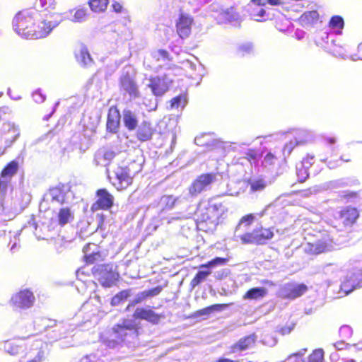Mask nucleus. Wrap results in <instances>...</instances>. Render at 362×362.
<instances>
[{
  "label": "nucleus",
  "mask_w": 362,
  "mask_h": 362,
  "mask_svg": "<svg viewBox=\"0 0 362 362\" xmlns=\"http://www.w3.org/2000/svg\"><path fill=\"white\" fill-rule=\"evenodd\" d=\"M307 291L308 286L304 284L288 283L281 288L279 295L284 299L294 300L303 296Z\"/></svg>",
  "instance_id": "f8f14e48"
},
{
  "label": "nucleus",
  "mask_w": 362,
  "mask_h": 362,
  "mask_svg": "<svg viewBox=\"0 0 362 362\" xmlns=\"http://www.w3.org/2000/svg\"><path fill=\"white\" fill-rule=\"evenodd\" d=\"M238 51L244 56L246 54H250L253 51V45L250 42H246L242 45H240L238 48Z\"/></svg>",
  "instance_id": "3c124183"
},
{
  "label": "nucleus",
  "mask_w": 362,
  "mask_h": 362,
  "mask_svg": "<svg viewBox=\"0 0 362 362\" xmlns=\"http://www.w3.org/2000/svg\"><path fill=\"white\" fill-rule=\"evenodd\" d=\"M358 217V212L355 208L346 207L341 211L339 219L344 226L353 224Z\"/></svg>",
  "instance_id": "bb28decb"
},
{
  "label": "nucleus",
  "mask_w": 362,
  "mask_h": 362,
  "mask_svg": "<svg viewBox=\"0 0 362 362\" xmlns=\"http://www.w3.org/2000/svg\"><path fill=\"white\" fill-rule=\"evenodd\" d=\"M169 74H164L162 76L151 77L148 79V83L146 86L151 90L152 93L156 97L163 95L169 89V86L173 82Z\"/></svg>",
  "instance_id": "9d476101"
},
{
  "label": "nucleus",
  "mask_w": 362,
  "mask_h": 362,
  "mask_svg": "<svg viewBox=\"0 0 362 362\" xmlns=\"http://www.w3.org/2000/svg\"><path fill=\"white\" fill-rule=\"evenodd\" d=\"M315 252L316 253L324 252L326 250V245L324 243H316Z\"/></svg>",
  "instance_id": "774afa93"
},
{
  "label": "nucleus",
  "mask_w": 362,
  "mask_h": 362,
  "mask_svg": "<svg viewBox=\"0 0 362 362\" xmlns=\"http://www.w3.org/2000/svg\"><path fill=\"white\" fill-rule=\"evenodd\" d=\"M218 23H230L237 25L241 21V16L234 8H230L220 13L218 16Z\"/></svg>",
  "instance_id": "b1692460"
},
{
  "label": "nucleus",
  "mask_w": 362,
  "mask_h": 362,
  "mask_svg": "<svg viewBox=\"0 0 362 362\" xmlns=\"http://www.w3.org/2000/svg\"><path fill=\"white\" fill-rule=\"evenodd\" d=\"M151 56L155 60H169V53L164 49H158L151 52Z\"/></svg>",
  "instance_id": "79ce46f5"
},
{
  "label": "nucleus",
  "mask_w": 362,
  "mask_h": 362,
  "mask_svg": "<svg viewBox=\"0 0 362 362\" xmlns=\"http://www.w3.org/2000/svg\"><path fill=\"white\" fill-rule=\"evenodd\" d=\"M162 291V287L160 286H158L155 288H153L149 290L145 291L147 298L148 297H153L158 295Z\"/></svg>",
  "instance_id": "bf43d9fd"
},
{
  "label": "nucleus",
  "mask_w": 362,
  "mask_h": 362,
  "mask_svg": "<svg viewBox=\"0 0 362 362\" xmlns=\"http://www.w3.org/2000/svg\"><path fill=\"white\" fill-rule=\"evenodd\" d=\"M33 98L37 103H42L45 101L46 96L40 90H37L33 93Z\"/></svg>",
  "instance_id": "4d7b16f0"
},
{
  "label": "nucleus",
  "mask_w": 362,
  "mask_h": 362,
  "mask_svg": "<svg viewBox=\"0 0 362 362\" xmlns=\"http://www.w3.org/2000/svg\"><path fill=\"white\" fill-rule=\"evenodd\" d=\"M40 6L48 9L54 5V0H38Z\"/></svg>",
  "instance_id": "680f3d73"
},
{
  "label": "nucleus",
  "mask_w": 362,
  "mask_h": 362,
  "mask_svg": "<svg viewBox=\"0 0 362 362\" xmlns=\"http://www.w3.org/2000/svg\"><path fill=\"white\" fill-rule=\"evenodd\" d=\"M262 341L264 344L269 346H274L277 341L276 339L274 338V337H269V336H265L263 339H262Z\"/></svg>",
  "instance_id": "e2e57ef3"
},
{
  "label": "nucleus",
  "mask_w": 362,
  "mask_h": 362,
  "mask_svg": "<svg viewBox=\"0 0 362 362\" xmlns=\"http://www.w3.org/2000/svg\"><path fill=\"white\" fill-rule=\"evenodd\" d=\"M26 352L21 362H43L48 355V344L40 339H29Z\"/></svg>",
  "instance_id": "423d86ee"
},
{
  "label": "nucleus",
  "mask_w": 362,
  "mask_h": 362,
  "mask_svg": "<svg viewBox=\"0 0 362 362\" xmlns=\"http://www.w3.org/2000/svg\"><path fill=\"white\" fill-rule=\"evenodd\" d=\"M257 339V337L255 334L247 336L244 338L240 339L238 343H236L233 347V351H245L253 345Z\"/></svg>",
  "instance_id": "7c9ffc66"
},
{
  "label": "nucleus",
  "mask_w": 362,
  "mask_h": 362,
  "mask_svg": "<svg viewBox=\"0 0 362 362\" xmlns=\"http://www.w3.org/2000/svg\"><path fill=\"white\" fill-rule=\"evenodd\" d=\"M108 2L109 0H90L89 1V6L93 11L100 13L105 11Z\"/></svg>",
  "instance_id": "e433bc0d"
},
{
  "label": "nucleus",
  "mask_w": 362,
  "mask_h": 362,
  "mask_svg": "<svg viewBox=\"0 0 362 362\" xmlns=\"http://www.w3.org/2000/svg\"><path fill=\"white\" fill-rule=\"evenodd\" d=\"M115 116H113L111 113L108 115L107 121V129L110 132H116L119 127V112L115 111Z\"/></svg>",
  "instance_id": "c9c22d12"
},
{
  "label": "nucleus",
  "mask_w": 362,
  "mask_h": 362,
  "mask_svg": "<svg viewBox=\"0 0 362 362\" xmlns=\"http://www.w3.org/2000/svg\"><path fill=\"white\" fill-rule=\"evenodd\" d=\"M4 349L10 355L15 356L20 352L21 347L13 341H6L4 343Z\"/></svg>",
  "instance_id": "58836bf2"
},
{
  "label": "nucleus",
  "mask_w": 362,
  "mask_h": 362,
  "mask_svg": "<svg viewBox=\"0 0 362 362\" xmlns=\"http://www.w3.org/2000/svg\"><path fill=\"white\" fill-rule=\"evenodd\" d=\"M179 18L176 23L177 32L180 37L185 38L191 33V26L193 22L192 18L182 11L179 8Z\"/></svg>",
  "instance_id": "a211bd4d"
},
{
  "label": "nucleus",
  "mask_w": 362,
  "mask_h": 362,
  "mask_svg": "<svg viewBox=\"0 0 362 362\" xmlns=\"http://www.w3.org/2000/svg\"><path fill=\"white\" fill-rule=\"evenodd\" d=\"M361 287H362V271L356 268L346 274L345 279L341 284V291L345 295H348L354 290Z\"/></svg>",
  "instance_id": "9b49d317"
},
{
  "label": "nucleus",
  "mask_w": 362,
  "mask_h": 362,
  "mask_svg": "<svg viewBox=\"0 0 362 362\" xmlns=\"http://www.w3.org/2000/svg\"><path fill=\"white\" fill-rule=\"evenodd\" d=\"M170 107L172 109H177L179 107H184L186 103V98L183 95H178L171 100Z\"/></svg>",
  "instance_id": "c03bdc74"
},
{
  "label": "nucleus",
  "mask_w": 362,
  "mask_h": 362,
  "mask_svg": "<svg viewBox=\"0 0 362 362\" xmlns=\"http://www.w3.org/2000/svg\"><path fill=\"white\" fill-rule=\"evenodd\" d=\"M122 119L124 127L129 131L135 130L139 125L138 114L129 109H124L122 111Z\"/></svg>",
  "instance_id": "412c9836"
},
{
  "label": "nucleus",
  "mask_w": 362,
  "mask_h": 362,
  "mask_svg": "<svg viewBox=\"0 0 362 362\" xmlns=\"http://www.w3.org/2000/svg\"><path fill=\"white\" fill-rule=\"evenodd\" d=\"M1 132L5 140V148L10 147L20 135L18 127L11 122L4 123Z\"/></svg>",
  "instance_id": "6ab92c4d"
},
{
  "label": "nucleus",
  "mask_w": 362,
  "mask_h": 362,
  "mask_svg": "<svg viewBox=\"0 0 362 362\" xmlns=\"http://www.w3.org/2000/svg\"><path fill=\"white\" fill-rule=\"evenodd\" d=\"M44 325L45 328L55 327L53 330L48 333L49 339L52 340H58L61 338L66 337L74 329V327L69 324L59 323L56 325L54 321L50 320H45Z\"/></svg>",
  "instance_id": "ddd939ff"
},
{
  "label": "nucleus",
  "mask_w": 362,
  "mask_h": 362,
  "mask_svg": "<svg viewBox=\"0 0 362 362\" xmlns=\"http://www.w3.org/2000/svg\"><path fill=\"white\" fill-rule=\"evenodd\" d=\"M308 141L307 133L304 131H300L296 134L293 140H291L289 143L285 144L283 148V154L284 157L289 156L293 148L300 144H303Z\"/></svg>",
  "instance_id": "4be33fe9"
},
{
  "label": "nucleus",
  "mask_w": 362,
  "mask_h": 362,
  "mask_svg": "<svg viewBox=\"0 0 362 362\" xmlns=\"http://www.w3.org/2000/svg\"><path fill=\"white\" fill-rule=\"evenodd\" d=\"M114 174L115 181L112 184L117 190L124 189L132 183L133 176L129 167H117Z\"/></svg>",
  "instance_id": "2eb2a0df"
},
{
  "label": "nucleus",
  "mask_w": 362,
  "mask_h": 362,
  "mask_svg": "<svg viewBox=\"0 0 362 362\" xmlns=\"http://www.w3.org/2000/svg\"><path fill=\"white\" fill-rule=\"evenodd\" d=\"M105 216L103 213H97L95 214V221L97 223V229L104 230V223H105Z\"/></svg>",
  "instance_id": "864d4df0"
},
{
  "label": "nucleus",
  "mask_w": 362,
  "mask_h": 362,
  "mask_svg": "<svg viewBox=\"0 0 362 362\" xmlns=\"http://www.w3.org/2000/svg\"><path fill=\"white\" fill-rule=\"evenodd\" d=\"M306 351H307L306 349H301L299 351H298L297 353L290 355L288 357L287 360L290 361L294 357L295 358H301L305 354Z\"/></svg>",
  "instance_id": "69168bd1"
},
{
  "label": "nucleus",
  "mask_w": 362,
  "mask_h": 362,
  "mask_svg": "<svg viewBox=\"0 0 362 362\" xmlns=\"http://www.w3.org/2000/svg\"><path fill=\"white\" fill-rule=\"evenodd\" d=\"M95 275L99 283L105 288H110L116 284L119 274L112 264H99L94 267Z\"/></svg>",
  "instance_id": "6e6552de"
},
{
  "label": "nucleus",
  "mask_w": 362,
  "mask_h": 362,
  "mask_svg": "<svg viewBox=\"0 0 362 362\" xmlns=\"http://www.w3.org/2000/svg\"><path fill=\"white\" fill-rule=\"evenodd\" d=\"M228 262V259L223 257H216L206 264H201L199 270L195 276L192 279L190 285L192 288L202 283L208 276L211 273V269L218 266L225 265Z\"/></svg>",
  "instance_id": "1a4fd4ad"
},
{
  "label": "nucleus",
  "mask_w": 362,
  "mask_h": 362,
  "mask_svg": "<svg viewBox=\"0 0 362 362\" xmlns=\"http://www.w3.org/2000/svg\"><path fill=\"white\" fill-rule=\"evenodd\" d=\"M133 317L135 319H141L146 320L153 324H158L160 322V317H162L160 315H158L152 310H147L145 308H136Z\"/></svg>",
  "instance_id": "393cba45"
},
{
  "label": "nucleus",
  "mask_w": 362,
  "mask_h": 362,
  "mask_svg": "<svg viewBox=\"0 0 362 362\" xmlns=\"http://www.w3.org/2000/svg\"><path fill=\"white\" fill-rule=\"evenodd\" d=\"M293 327H294V325H291L289 326L281 327L280 329V332L282 335L288 334L293 330Z\"/></svg>",
  "instance_id": "338daca9"
},
{
  "label": "nucleus",
  "mask_w": 362,
  "mask_h": 362,
  "mask_svg": "<svg viewBox=\"0 0 362 362\" xmlns=\"http://www.w3.org/2000/svg\"><path fill=\"white\" fill-rule=\"evenodd\" d=\"M59 19H61V21H62V18L60 16V15L56 14V17L54 20H43L39 23V25L37 26V28H35V26L33 25V30H44L45 29L47 30V26H49L51 23L55 22L56 21H59Z\"/></svg>",
  "instance_id": "a19ab883"
},
{
  "label": "nucleus",
  "mask_w": 362,
  "mask_h": 362,
  "mask_svg": "<svg viewBox=\"0 0 362 362\" xmlns=\"http://www.w3.org/2000/svg\"><path fill=\"white\" fill-rule=\"evenodd\" d=\"M323 350L321 349H315L308 358V362H322L323 361Z\"/></svg>",
  "instance_id": "09e8293b"
},
{
  "label": "nucleus",
  "mask_w": 362,
  "mask_h": 362,
  "mask_svg": "<svg viewBox=\"0 0 362 362\" xmlns=\"http://www.w3.org/2000/svg\"><path fill=\"white\" fill-rule=\"evenodd\" d=\"M132 296V290H123L112 297L111 300V305L112 306L119 305L125 302L129 297Z\"/></svg>",
  "instance_id": "f704fd0d"
},
{
  "label": "nucleus",
  "mask_w": 362,
  "mask_h": 362,
  "mask_svg": "<svg viewBox=\"0 0 362 362\" xmlns=\"http://www.w3.org/2000/svg\"><path fill=\"white\" fill-rule=\"evenodd\" d=\"M91 247H97L95 244H88L86 245L83 249L84 252V257L86 259V263L88 264H94L103 259L102 254L98 250H93L90 253H89Z\"/></svg>",
  "instance_id": "c85d7f7f"
},
{
  "label": "nucleus",
  "mask_w": 362,
  "mask_h": 362,
  "mask_svg": "<svg viewBox=\"0 0 362 362\" xmlns=\"http://www.w3.org/2000/svg\"><path fill=\"white\" fill-rule=\"evenodd\" d=\"M86 10L84 8H79L76 11L72 18L70 20L74 23H81L86 20Z\"/></svg>",
  "instance_id": "a18cd8bd"
},
{
  "label": "nucleus",
  "mask_w": 362,
  "mask_h": 362,
  "mask_svg": "<svg viewBox=\"0 0 362 362\" xmlns=\"http://www.w3.org/2000/svg\"><path fill=\"white\" fill-rule=\"evenodd\" d=\"M74 199V193L67 185L60 184L50 188L43 197V202L53 204H69Z\"/></svg>",
  "instance_id": "0eeeda50"
},
{
  "label": "nucleus",
  "mask_w": 362,
  "mask_h": 362,
  "mask_svg": "<svg viewBox=\"0 0 362 362\" xmlns=\"http://www.w3.org/2000/svg\"><path fill=\"white\" fill-rule=\"evenodd\" d=\"M215 179L216 175L211 173L199 175L189 186V194L194 197L202 192L207 190Z\"/></svg>",
  "instance_id": "4468645a"
},
{
  "label": "nucleus",
  "mask_w": 362,
  "mask_h": 362,
  "mask_svg": "<svg viewBox=\"0 0 362 362\" xmlns=\"http://www.w3.org/2000/svg\"><path fill=\"white\" fill-rule=\"evenodd\" d=\"M75 57L78 63L82 66H89L93 64V59L88 50L83 45H79L75 52Z\"/></svg>",
  "instance_id": "a878e982"
},
{
  "label": "nucleus",
  "mask_w": 362,
  "mask_h": 362,
  "mask_svg": "<svg viewBox=\"0 0 362 362\" xmlns=\"http://www.w3.org/2000/svg\"><path fill=\"white\" fill-rule=\"evenodd\" d=\"M226 306L227 305L225 304H215L197 311V316H208L214 312L221 311L223 308H226Z\"/></svg>",
  "instance_id": "4c0bfd02"
},
{
  "label": "nucleus",
  "mask_w": 362,
  "mask_h": 362,
  "mask_svg": "<svg viewBox=\"0 0 362 362\" xmlns=\"http://www.w3.org/2000/svg\"><path fill=\"white\" fill-rule=\"evenodd\" d=\"M14 306L19 308H29L35 302V296L29 290H23L13 295L11 300Z\"/></svg>",
  "instance_id": "dca6fc26"
},
{
  "label": "nucleus",
  "mask_w": 362,
  "mask_h": 362,
  "mask_svg": "<svg viewBox=\"0 0 362 362\" xmlns=\"http://www.w3.org/2000/svg\"><path fill=\"white\" fill-rule=\"evenodd\" d=\"M255 218L254 214H248L243 216L237 226L234 238L236 241L239 240L243 244H258L262 245L267 240L272 239L274 236V232L271 228H264L262 227L257 228L252 232H247L248 227L252 224Z\"/></svg>",
  "instance_id": "f03ea898"
},
{
  "label": "nucleus",
  "mask_w": 362,
  "mask_h": 362,
  "mask_svg": "<svg viewBox=\"0 0 362 362\" xmlns=\"http://www.w3.org/2000/svg\"><path fill=\"white\" fill-rule=\"evenodd\" d=\"M329 24L332 29L341 30L343 28L344 23L343 18L341 16H334L330 19Z\"/></svg>",
  "instance_id": "37998d69"
},
{
  "label": "nucleus",
  "mask_w": 362,
  "mask_h": 362,
  "mask_svg": "<svg viewBox=\"0 0 362 362\" xmlns=\"http://www.w3.org/2000/svg\"><path fill=\"white\" fill-rule=\"evenodd\" d=\"M339 333L343 337H349L351 334V328L348 325H344L339 329Z\"/></svg>",
  "instance_id": "0e129e2a"
},
{
  "label": "nucleus",
  "mask_w": 362,
  "mask_h": 362,
  "mask_svg": "<svg viewBox=\"0 0 362 362\" xmlns=\"http://www.w3.org/2000/svg\"><path fill=\"white\" fill-rule=\"evenodd\" d=\"M97 201L93 204L92 210H108L114 203V197L106 189H100L96 192Z\"/></svg>",
  "instance_id": "f3484780"
},
{
  "label": "nucleus",
  "mask_w": 362,
  "mask_h": 362,
  "mask_svg": "<svg viewBox=\"0 0 362 362\" xmlns=\"http://www.w3.org/2000/svg\"><path fill=\"white\" fill-rule=\"evenodd\" d=\"M178 202H180L178 197H175L173 195H164L160 199L159 206L162 210H170Z\"/></svg>",
  "instance_id": "72a5a7b5"
},
{
  "label": "nucleus",
  "mask_w": 362,
  "mask_h": 362,
  "mask_svg": "<svg viewBox=\"0 0 362 362\" xmlns=\"http://www.w3.org/2000/svg\"><path fill=\"white\" fill-rule=\"evenodd\" d=\"M250 185L252 192H261L266 187V182L263 180H252Z\"/></svg>",
  "instance_id": "de8ad7c7"
},
{
  "label": "nucleus",
  "mask_w": 362,
  "mask_h": 362,
  "mask_svg": "<svg viewBox=\"0 0 362 362\" xmlns=\"http://www.w3.org/2000/svg\"><path fill=\"white\" fill-rule=\"evenodd\" d=\"M276 158V157L271 153H268L263 159V164L264 166H269L273 165Z\"/></svg>",
  "instance_id": "6e6d98bb"
},
{
  "label": "nucleus",
  "mask_w": 362,
  "mask_h": 362,
  "mask_svg": "<svg viewBox=\"0 0 362 362\" xmlns=\"http://www.w3.org/2000/svg\"><path fill=\"white\" fill-rule=\"evenodd\" d=\"M11 180L4 178L0 176V195L2 197L6 194Z\"/></svg>",
  "instance_id": "5fc2aeb1"
},
{
  "label": "nucleus",
  "mask_w": 362,
  "mask_h": 362,
  "mask_svg": "<svg viewBox=\"0 0 362 362\" xmlns=\"http://www.w3.org/2000/svg\"><path fill=\"white\" fill-rule=\"evenodd\" d=\"M115 157V153L107 148H100L95 154L94 161L97 165L107 166Z\"/></svg>",
  "instance_id": "5701e85b"
},
{
  "label": "nucleus",
  "mask_w": 362,
  "mask_h": 362,
  "mask_svg": "<svg viewBox=\"0 0 362 362\" xmlns=\"http://www.w3.org/2000/svg\"><path fill=\"white\" fill-rule=\"evenodd\" d=\"M112 8L115 13H125V14L127 13V11L125 8H124L122 5L121 4H119V2L115 1L112 4Z\"/></svg>",
  "instance_id": "052dcab7"
},
{
  "label": "nucleus",
  "mask_w": 362,
  "mask_h": 362,
  "mask_svg": "<svg viewBox=\"0 0 362 362\" xmlns=\"http://www.w3.org/2000/svg\"><path fill=\"white\" fill-rule=\"evenodd\" d=\"M303 17L308 23H313L318 19L319 14L316 11H310L305 12L303 15Z\"/></svg>",
  "instance_id": "603ef678"
},
{
  "label": "nucleus",
  "mask_w": 362,
  "mask_h": 362,
  "mask_svg": "<svg viewBox=\"0 0 362 362\" xmlns=\"http://www.w3.org/2000/svg\"><path fill=\"white\" fill-rule=\"evenodd\" d=\"M250 14L252 19L257 21H265L269 18L266 11L258 5H252V7H249Z\"/></svg>",
  "instance_id": "473e14b6"
},
{
  "label": "nucleus",
  "mask_w": 362,
  "mask_h": 362,
  "mask_svg": "<svg viewBox=\"0 0 362 362\" xmlns=\"http://www.w3.org/2000/svg\"><path fill=\"white\" fill-rule=\"evenodd\" d=\"M314 157L308 156L299 163V165L307 170L313 165Z\"/></svg>",
  "instance_id": "13d9d810"
},
{
  "label": "nucleus",
  "mask_w": 362,
  "mask_h": 362,
  "mask_svg": "<svg viewBox=\"0 0 362 362\" xmlns=\"http://www.w3.org/2000/svg\"><path fill=\"white\" fill-rule=\"evenodd\" d=\"M268 291L265 288L255 287L249 289L244 295L243 298L245 300H259L265 297Z\"/></svg>",
  "instance_id": "2f4dec72"
},
{
  "label": "nucleus",
  "mask_w": 362,
  "mask_h": 362,
  "mask_svg": "<svg viewBox=\"0 0 362 362\" xmlns=\"http://www.w3.org/2000/svg\"><path fill=\"white\" fill-rule=\"evenodd\" d=\"M55 136V132L54 130H50L47 133L42 135L39 138H37L36 140L33 141V144L37 145L41 142H45L46 144H48Z\"/></svg>",
  "instance_id": "49530a36"
},
{
  "label": "nucleus",
  "mask_w": 362,
  "mask_h": 362,
  "mask_svg": "<svg viewBox=\"0 0 362 362\" xmlns=\"http://www.w3.org/2000/svg\"><path fill=\"white\" fill-rule=\"evenodd\" d=\"M61 19L56 21L47 26V30H33L34 20L30 11L19 12L13 20V27L16 33L25 39H39L48 35L52 29L57 27Z\"/></svg>",
  "instance_id": "20e7f679"
},
{
  "label": "nucleus",
  "mask_w": 362,
  "mask_h": 362,
  "mask_svg": "<svg viewBox=\"0 0 362 362\" xmlns=\"http://www.w3.org/2000/svg\"><path fill=\"white\" fill-rule=\"evenodd\" d=\"M227 211L220 197H214L202 202L198 207L197 227L204 231H213L218 224L220 217Z\"/></svg>",
  "instance_id": "f257e3e1"
},
{
  "label": "nucleus",
  "mask_w": 362,
  "mask_h": 362,
  "mask_svg": "<svg viewBox=\"0 0 362 362\" xmlns=\"http://www.w3.org/2000/svg\"><path fill=\"white\" fill-rule=\"evenodd\" d=\"M138 331L134 320H124L115 325L109 336L103 339V344L109 349H116L122 343L135 344L137 342Z\"/></svg>",
  "instance_id": "7ed1b4c3"
},
{
  "label": "nucleus",
  "mask_w": 362,
  "mask_h": 362,
  "mask_svg": "<svg viewBox=\"0 0 362 362\" xmlns=\"http://www.w3.org/2000/svg\"><path fill=\"white\" fill-rule=\"evenodd\" d=\"M20 160L21 158L18 157L4 167L0 175V176L2 177V180L4 178L11 180L12 177L15 175L18 170Z\"/></svg>",
  "instance_id": "cd10ccee"
},
{
  "label": "nucleus",
  "mask_w": 362,
  "mask_h": 362,
  "mask_svg": "<svg viewBox=\"0 0 362 362\" xmlns=\"http://www.w3.org/2000/svg\"><path fill=\"white\" fill-rule=\"evenodd\" d=\"M147 298L145 291L139 292L136 295L134 299H132L127 307V310H130L132 308H134L136 305L141 303Z\"/></svg>",
  "instance_id": "ea45409f"
},
{
  "label": "nucleus",
  "mask_w": 362,
  "mask_h": 362,
  "mask_svg": "<svg viewBox=\"0 0 362 362\" xmlns=\"http://www.w3.org/2000/svg\"><path fill=\"white\" fill-rule=\"evenodd\" d=\"M296 175H297L298 181L300 182L305 181V180L309 176L308 170L304 168H302L299 164H298L296 165Z\"/></svg>",
  "instance_id": "8fccbe9b"
},
{
  "label": "nucleus",
  "mask_w": 362,
  "mask_h": 362,
  "mask_svg": "<svg viewBox=\"0 0 362 362\" xmlns=\"http://www.w3.org/2000/svg\"><path fill=\"white\" fill-rule=\"evenodd\" d=\"M119 84L124 95H128L132 99L140 97V91L136 81V71L132 66H125L122 69Z\"/></svg>",
  "instance_id": "39448f33"
},
{
  "label": "nucleus",
  "mask_w": 362,
  "mask_h": 362,
  "mask_svg": "<svg viewBox=\"0 0 362 362\" xmlns=\"http://www.w3.org/2000/svg\"><path fill=\"white\" fill-rule=\"evenodd\" d=\"M155 131L156 129L151 122L148 121H143L136 127V139L141 142L150 141L152 139Z\"/></svg>",
  "instance_id": "aec40b11"
},
{
  "label": "nucleus",
  "mask_w": 362,
  "mask_h": 362,
  "mask_svg": "<svg viewBox=\"0 0 362 362\" xmlns=\"http://www.w3.org/2000/svg\"><path fill=\"white\" fill-rule=\"evenodd\" d=\"M74 218V211L69 206L62 207L59 209L57 214V221L61 226H64L71 223Z\"/></svg>",
  "instance_id": "c756f323"
}]
</instances>
